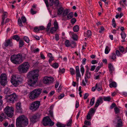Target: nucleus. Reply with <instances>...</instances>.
<instances>
[{"mask_svg": "<svg viewBox=\"0 0 127 127\" xmlns=\"http://www.w3.org/2000/svg\"><path fill=\"white\" fill-rule=\"evenodd\" d=\"M28 124V119L24 115L20 116L17 119L16 123V127H25Z\"/></svg>", "mask_w": 127, "mask_h": 127, "instance_id": "obj_1", "label": "nucleus"}, {"mask_svg": "<svg viewBox=\"0 0 127 127\" xmlns=\"http://www.w3.org/2000/svg\"><path fill=\"white\" fill-rule=\"evenodd\" d=\"M10 60L12 63L15 64H20L23 61L22 56L19 54L12 56Z\"/></svg>", "mask_w": 127, "mask_h": 127, "instance_id": "obj_2", "label": "nucleus"}, {"mask_svg": "<svg viewBox=\"0 0 127 127\" xmlns=\"http://www.w3.org/2000/svg\"><path fill=\"white\" fill-rule=\"evenodd\" d=\"M39 76V70H35L29 72L27 75L28 78H32L33 79H37Z\"/></svg>", "mask_w": 127, "mask_h": 127, "instance_id": "obj_3", "label": "nucleus"}, {"mask_svg": "<svg viewBox=\"0 0 127 127\" xmlns=\"http://www.w3.org/2000/svg\"><path fill=\"white\" fill-rule=\"evenodd\" d=\"M69 12V10L68 9H64L63 7H61L58 9L57 14L59 15L64 17L66 16Z\"/></svg>", "mask_w": 127, "mask_h": 127, "instance_id": "obj_4", "label": "nucleus"}, {"mask_svg": "<svg viewBox=\"0 0 127 127\" xmlns=\"http://www.w3.org/2000/svg\"><path fill=\"white\" fill-rule=\"evenodd\" d=\"M54 124V123L52 121L49 116L45 117L43 119L42 124L44 126L49 125L52 126Z\"/></svg>", "mask_w": 127, "mask_h": 127, "instance_id": "obj_5", "label": "nucleus"}, {"mask_svg": "<svg viewBox=\"0 0 127 127\" xmlns=\"http://www.w3.org/2000/svg\"><path fill=\"white\" fill-rule=\"evenodd\" d=\"M4 111L7 116L10 117H11L13 115L14 110L12 107H6L4 109Z\"/></svg>", "mask_w": 127, "mask_h": 127, "instance_id": "obj_6", "label": "nucleus"}, {"mask_svg": "<svg viewBox=\"0 0 127 127\" xmlns=\"http://www.w3.org/2000/svg\"><path fill=\"white\" fill-rule=\"evenodd\" d=\"M40 105V101H36L31 103L30 107V109L32 111L36 110L39 107Z\"/></svg>", "mask_w": 127, "mask_h": 127, "instance_id": "obj_7", "label": "nucleus"}, {"mask_svg": "<svg viewBox=\"0 0 127 127\" xmlns=\"http://www.w3.org/2000/svg\"><path fill=\"white\" fill-rule=\"evenodd\" d=\"M17 97V96L16 94L14 93L9 95H6L5 98L7 102L10 103H13Z\"/></svg>", "mask_w": 127, "mask_h": 127, "instance_id": "obj_8", "label": "nucleus"}, {"mask_svg": "<svg viewBox=\"0 0 127 127\" xmlns=\"http://www.w3.org/2000/svg\"><path fill=\"white\" fill-rule=\"evenodd\" d=\"M115 122L116 123V127H122L123 123L120 117L117 116L115 118Z\"/></svg>", "mask_w": 127, "mask_h": 127, "instance_id": "obj_9", "label": "nucleus"}, {"mask_svg": "<svg viewBox=\"0 0 127 127\" xmlns=\"http://www.w3.org/2000/svg\"><path fill=\"white\" fill-rule=\"evenodd\" d=\"M86 71L85 76V79H87L90 78L91 72L89 71L90 68L88 65L85 66Z\"/></svg>", "mask_w": 127, "mask_h": 127, "instance_id": "obj_10", "label": "nucleus"}, {"mask_svg": "<svg viewBox=\"0 0 127 127\" xmlns=\"http://www.w3.org/2000/svg\"><path fill=\"white\" fill-rule=\"evenodd\" d=\"M11 82L14 86L16 87L21 84L22 81L19 80H11Z\"/></svg>", "mask_w": 127, "mask_h": 127, "instance_id": "obj_11", "label": "nucleus"}, {"mask_svg": "<svg viewBox=\"0 0 127 127\" xmlns=\"http://www.w3.org/2000/svg\"><path fill=\"white\" fill-rule=\"evenodd\" d=\"M76 72V77L77 79H81V76L79 71V67L78 66H77L75 67Z\"/></svg>", "mask_w": 127, "mask_h": 127, "instance_id": "obj_12", "label": "nucleus"}, {"mask_svg": "<svg viewBox=\"0 0 127 127\" xmlns=\"http://www.w3.org/2000/svg\"><path fill=\"white\" fill-rule=\"evenodd\" d=\"M103 102L102 98L101 97H99L97 100L95 102L94 108H96L99 105V103L101 104Z\"/></svg>", "mask_w": 127, "mask_h": 127, "instance_id": "obj_13", "label": "nucleus"}, {"mask_svg": "<svg viewBox=\"0 0 127 127\" xmlns=\"http://www.w3.org/2000/svg\"><path fill=\"white\" fill-rule=\"evenodd\" d=\"M21 103L19 102L16 104V111L18 112L21 113L22 112V109L21 107Z\"/></svg>", "mask_w": 127, "mask_h": 127, "instance_id": "obj_14", "label": "nucleus"}, {"mask_svg": "<svg viewBox=\"0 0 127 127\" xmlns=\"http://www.w3.org/2000/svg\"><path fill=\"white\" fill-rule=\"evenodd\" d=\"M42 90V89H38L34 90L33 91L37 98L39 96Z\"/></svg>", "mask_w": 127, "mask_h": 127, "instance_id": "obj_15", "label": "nucleus"}, {"mask_svg": "<svg viewBox=\"0 0 127 127\" xmlns=\"http://www.w3.org/2000/svg\"><path fill=\"white\" fill-rule=\"evenodd\" d=\"M21 64L27 72L28 70L30 67L29 63L28 62H25L24 63Z\"/></svg>", "mask_w": 127, "mask_h": 127, "instance_id": "obj_16", "label": "nucleus"}, {"mask_svg": "<svg viewBox=\"0 0 127 127\" xmlns=\"http://www.w3.org/2000/svg\"><path fill=\"white\" fill-rule=\"evenodd\" d=\"M19 72L21 73H26L27 71L22 64L20 65L18 67Z\"/></svg>", "mask_w": 127, "mask_h": 127, "instance_id": "obj_17", "label": "nucleus"}, {"mask_svg": "<svg viewBox=\"0 0 127 127\" xmlns=\"http://www.w3.org/2000/svg\"><path fill=\"white\" fill-rule=\"evenodd\" d=\"M3 93L4 94L7 95L11 93L12 92L9 88L7 87L4 89Z\"/></svg>", "mask_w": 127, "mask_h": 127, "instance_id": "obj_18", "label": "nucleus"}, {"mask_svg": "<svg viewBox=\"0 0 127 127\" xmlns=\"http://www.w3.org/2000/svg\"><path fill=\"white\" fill-rule=\"evenodd\" d=\"M29 97L31 99L33 100H34L35 98H37L35 94H34V92L33 91L30 93Z\"/></svg>", "mask_w": 127, "mask_h": 127, "instance_id": "obj_19", "label": "nucleus"}, {"mask_svg": "<svg viewBox=\"0 0 127 127\" xmlns=\"http://www.w3.org/2000/svg\"><path fill=\"white\" fill-rule=\"evenodd\" d=\"M12 43L11 40L10 39H8L5 40L4 43V46L7 47L9 46H12Z\"/></svg>", "mask_w": 127, "mask_h": 127, "instance_id": "obj_20", "label": "nucleus"}, {"mask_svg": "<svg viewBox=\"0 0 127 127\" xmlns=\"http://www.w3.org/2000/svg\"><path fill=\"white\" fill-rule=\"evenodd\" d=\"M108 67L110 74H112L114 70V68L113 65L111 64H108Z\"/></svg>", "mask_w": 127, "mask_h": 127, "instance_id": "obj_21", "label": "nucleus"}, {"mask_svg": "<svg viewBox=\"0 0 127 127\" xmlns=\"http://www.w3.org/2000/svg\"><path fill=\"white\" fill-rule=\"evenodd\" d=\"M7 80H0V84L4 87L7 84Z\"/></svg>", "mask_w": 127, "mask_h": 127, "instance_id": "obj_22", "label": "nucleus"}, {"mask_svg": "<svg viewBox=\"0 0 127 127\" xmlns=\"http://www.w3.org/2000/svg\"><path fill=\"white\" fill-rule=\"evenodd\" d=\"M47 56L50 58L49 60V62L50 63L54 60V58L52 54L50 53H48L47 54Z\"/></svg>", "mask_w": 127, "mask_h": 127, "instance_id": "obj_23", "label": "nucleus"}, {"mask_svg": "<svg viewBox=\"0 0 127 127\" xmlns=\"http://www.w3.org/2000/svg\"><path fill=\"white\" fill-rule=\"evenodd\" d=\"M29 80L28 82V84L30 86H33L37 82V80Z\"/></svg>", "mask_w": 127, "mask_h": 127, "instance_id": "obj_24", "label": "nucleus"}, {"mask_svg": "<svg viewBox=\"0 0 127 127\" xmlns=\"http://www.w3.org/2000/svg\"><path fill=\"white\" fill-rule=\"evenodd\" d=\"M43 82L45 84L49 85L52 83L54 81L53 80H43Z\"/></svg>", "mask_w": 127, "mask_h": 127, "instance_id": "obj_25", "label": "nucleus"}, {"mask_svg": "<svg viewBox=\"0 0 127 127\" xmlns=\"http://www.w3.org/2000/svg\"><path fill=\"white\" fill-rule=\"evenodd\" d=\"M96 109H95L94 108H91L88 112V113L91 115L92 116L94 114Z\"/></svg>", "mask_w": 127, "mask_h": 127, "instance_id": "obj_26", "label": "nucleus"}, {"mask_svg": "<svg viewBox=\"0 0 127 127\" xmlns=\"http://www.w3.org/2000/svg\"><path fill=\"white\" fill-rule=\"evenodd\" d=\"M7 76L5 73H2L0 76V79H7Z\"/></svg>", "mask_w": 127, "mask_h": 127, "instance_id": "obj_27", "label": "nucleus"}, {"mask_svg": "<svg viewBox=\"0 0 127 127\" xmlns=\"http://www.w3.org/2000/svg\"><path fill=\"white\" fill-rule=\"evenodd\" d=\"M40 117V115L38 114H37L36 115H34L32 118V119L33 121L35 122L36 121V120H37Z\"/></svg>", "mask_w": 127, "mask_h": 127, "instance_id": "obj_28", "label": "nucleus"}, {"mask_svg": "<svg viewBox=\"0 0 127 127\" xmlns=\"http://www.w3.org/2000/svg\"><path fill=\"white\" fill-rule=\"evenodd\" d=\"M66 19L67 20H69L71 18H72L73 16V13L72 12H71L70 13H69V14L68 13V14H67L66 15Z\"/></svg>", "mask_w": 127, "mask_h": 127, "instance_id": "obj_29", "label": "nucleus"}, {"mask_svg": "<svg viewBox=\"0 0 127 127\" xmlns=\"http://www.w3.org/2000/svg\"><path fill=\"white\" fill-rule=\"evenodd\" d=\"M91 34V32L90 30H88L86 32H85L84 36H85L89 37Z\"/></svg>", "mask_w": 127, "mask_h": 127, "instance_id": "obj_30", "label": "nucleus"}, {"mask_svg": "<svg viewBox=\"0 0 127 127\" xmlns=\"http://www.w3.org/2000/svg\"><path fill=\"white\" fill-rule=\"evenodd\" d=\"M51 20H50L49 21V22L48 23V24L47 25V27L46 29V31L47 32H48L50 29L51 24Z\"/></svg>", "mask_w": 127, "mask_h": 127, "instance_id": "obj_31", "label": "nucleus"}, {"mask_svg": "<svg viewBox=\"0 0 127 127\" xmlns=\"http://www.w3.org/2000/svg\"><path fill=\"white\" fill-rule=\"evenodd\" d=\"M20 79L19 76L18 75H13L11 77V79Z\"/></svg>", "mask_w": 127, "mask_h": 127, "instance_id": "obj_32", "label": "nucleus"}, {"mask_svg": "<svg viewBox=\"0 0 127 127\" xmlns=\"http://www.w3.org/2000/svg\"><path fill=\"white\" fill-rule=\"evenodd\" d=\"M80 71L81 72L82 76H83L85 72V69L84 66L82 64L80 66Z\"/></svg>", "mask_w": 127, "mask_h": 127, "instance_id": "obj_33", "label": "nucleus"}, {"mask_svg": "<svg viewBox=\"0 0 127 127\" xmlns=\"http://www.w3.org/2000/svg\"><path fill=\"white\" fill-rule=\"evenodd\" d=\"M110 87L112 88L113 87L115 88L116 87V84L115 82H112L109 84Z\"/></svg>", "mask_w": 127, "mask_h": 127, "instance_id": "obj_34", "label": "nucleus"}, {"mask_svg": "<svg viewBox=\"0 0 127 127\" xmlns=\"http://www.w3.org/2000/svg\"><path fill=\"white\" fill-rule=\"evenodd\" d=\"M116 56L115 53H114L112 54L110 56V59L113 60H114L116 58Z\"/></svg>", "mask_w": 127, "mask_h": 127, "instance_id": "obj_35", "label": "nucleus"}, {"mask_svg": "<svg viewBox=\"0 0 127 127\" xmlns=\"http://www.w3.org/2000/svg\"><path fill=\"white\" fill-rule=\"evenodd\" d=\"M79 27L78 25H76L73 28V30L75 32H77L79 30Z\"/></svg>", "mask_w": 127, "mask_h": 127, "instance_id": "obj_36", "label": "nucleus"}, {"mask_svg": "<svg viewBox=\"0 0 127 127\" xmlns=\"http://www.w3.org/2000/svg\"><path fill=\"white\" fill-rule=\"evenodd\" d=\"M5 118V115L3 113L1 114L0 115V121L1 122H2Z\"/></svg>", "mask_w": 127, "mask_h": 127, "instance_id": "obj_37", "label": "nucleus"}, {"mask_svg": "<svg viewBox=\"0 0 127 127\" xmlns=\"http://www.w3.org/2000/svg\"><path fill=\"white\" fill-rule=\"evenodd\" d=\"M110 50V47L107 46L106 47L105 50V53L106 54H107L109 53Z\"/></svg>", "mask_w": 127, "mask_h": 127, "instance_id": "obj_38", "label": "nucleus"}, {"mask_svg": "<svg viewBox=\"0 0 127 127\" xmlns=\"http://www.w3.org/2000/svg\"><path fill=\"white\" fill-rule=\"evenodd\" d=\"M53 25L54 26V27L57 30L59 28V26L58 22L56 20H55L54 22Z\"/></svg>", "mask_w": 127, "mask_h": 127, "instance_id": "obj_39", "label": "nucleus"}, {"mask_svg": "<svg viewBox=\"0 0 127 127\" xmlns=\"http://www.w3.org/2000/svg\"><path fill=\"white\" fill-rule=\"evenodd\" d=\"M114 111L116 114H118L120 113V110L117 107H115L114 108Z\"/></svg>", "mask_w": 127, "mask_h": 127, "instance_id": "obj_40", "label": "nucleus"}, {"mask_svg": "<svg viewBox=\"0 0 127 127\" xmlns=\"http://www.w3.org/2000/svg\"><path fill=\"white\" fill-rule=\"evenodd\" d=\"M56 125L58 127H65V125L63 124H62L60 123H58Z\"/></svg>", "mask_w": 127, "mask_h": 127, "instance_id": "obj_41", "label": "nucleus"}, {"mask_svg": "<svg viewBox=\"0 0 127 127\" xmlns=\"http://www.w3.org/2000/svg\"><path fill=\"white\" fill-rule=\"evenodd\" d=\"M70 74H71V75H73L75 74V70L73 68H70Z\"/></svg>", "mask_w": 127, "mask_h": 127, "instance_id": "obj_42", "label": "nucleus"}, {"mask_svg": "<svg viewBox=\"0 0 127 127\" xmlns=\"http://www.w3.org/2000/svg\"><path fill=\"white\" fill-rule=\"evenodd\" d=\"M103 99L104 101H109L111 100V98L109 96L107 97H104Z\"/></svg>", "mask_w": 127, "mask_h": 127, "instance_id": "obj_43", "label": "nucleus"}, {"mask_svg": "<svg viewBox=\"0 0 127 127\" xmlns=\"http://www.w3.org/2000/svg\"><path fill=\"white\" fill-rule=\"evenodd\" d=\"M52 66L54 68L56 69L58 67L59 64L58 63H55L52 65Z\"/></svg>", "mask_w": 127, "mask_h": 127, "instance_id": "obj_44", "label": "nucleus"}, {"mask_svg": "<svg viewBox=\"0 0 127 127\" xmlns=\"http://www.w3.org/2000/svg\"><path fill=\"white\" fill-rule=\"evenodd\" d=\"M57 29H56L54 27H52L50 29V31L51 33H53L55 32Z\"/></svg>", "mask_w": 127, "mask_h": 127, "instance_id": "obj_45", "label": "nucleus"}, {"mask_svg": "<svg viewBox=\"0 0 127 127\" xmlns=\"http://www.w3.org/2000/svg\"><path fill=\"white\" fill-rule=\"evenodd\" d=\"M101 75V73L100 72H99L97 73L95 77L96 79H99L100 78L99 77Z\"/></svg>", "mask_w": 127, "mask_h": 127, "instance_id": "obj_46", "label": "nucleus"}, {"mask_svg": "<svg viewBox=\"0 0 127 127\" xmlns=\"http://www.w3.org/2000/svg\"><path fill=\"white\" fill-rule=\"evenodd\" d=\"M20 38L17 35H15L13 37V39H14L16 40L17 41H19Z\"/></svg>", "mask_w": 127, "mask_h": 127, "instance_id": "obj_47", "label": "nucleus"}, {"mask_svg": "<svg viewBox=\"0 0 127 127\" xmlns=\"http://www.w3.org/2000/svg\"><path fill=\"white\" fill-rule=\"evenodd\" d=\"M95 97H93L91 99L90 102V104L91 106L93 105L95 102Z\"/></svg>", "mask_w": 127, "mask_h": 127, "instance_id": "obj_48", "label": "nucleus"}, {"mask_svg": "<svg viewBox=\"0 0 127 127\" xmlns=\"http://www.w3.org/2000/svg\"><path fill=\"white\" fill-rule=\"evenodd\" d=\"M24 39L26 42L28 43L30 41V39L27 36H25L24 37Z\"/></svg>", "mask_w": 127, "mask_h": 127, "instance_id": "obj_49", "label": "nucleus"}, {"mask_svg": "<svg viewBox=\"0 0 127 127\" xmlns=\"http://www.w3.org/2000/svg\"><path fill=\"white\" fill-rule=\"evenodd\" d=\"M18 25L22 27L23 26L21 20L20 18H19L18 20Z\"/></svg>", "mask_w": 127, "mask_h": 127, "instance_id": "obj_50", "label": "nucleus"}, {"mask_svg": "<svg viewBox=\"0 0 127 127\" xmlns=\"http://www.w3.org/2000/svg\"><path fill=\"white\" fill-rule=\"evenodd\" d=\"M72 123V119H70L69 121L67 123L66 126H71Z\"/></svg>", "mask_w": 127, "mask_h": 127, "instance_id": "obj_51", "label": "nucleus"}, {"mask_svg": "<svg viewBox=\"0 0 127 127\" xmlns=\"http://www.w3.org/2000/svg\"><path fill=\"white\" fill-rule=\"evenodd\" d=\"M54 4L55 6H58L59 4V2L58 0H55L54 1Z\"/></svg>", "mask_w": 127, "mask_h": 127, "instance_id": "obj_52", "label": "nucleus"}, {"mask_svg": "<svg viewBox=\"0 0 127 127\" xmlns=\"http://www.w3.org/2000/svg\"><path fill=\"white\" fill-rule=\"evenodd\" d=\"M24 45V42L22 40H20L19 42V47H21Z\"/></svg>", "mask_w": 127, "mask_h": 127, "instance_id": "obj_53", "label": "nucleus"}, {"mask_svg": "<svg viewBox=\"0 0 127 127\" xmlns=\"http://www.w3.org/2000/svg\"><path fill=\"white\" fill-rule=\"evenodd\" d=\"M53 78L51 76H45L44 77L43 79L47 80V79H53Z\"/></svg>", "mask_w": 127, "mask_h": 127, "instance_id": "obj_54", "label": "nucleus"}, {"mask_svg": "<svg viewBox=\"0 0 127 127\" xmlns=\"http://www.w3.org/2000/svg\"><path fill=\"white\" fill-rule=\"evenodd\" d=\"M121 37L123 39H125L126 37V34L124 32H122L121 34Z\"/></svg>", "mask_w": 127, "mask_h": 127, "instance_id": "obj_55", "label": "nucleus"}, {"mask_svg": "<svg viewBox=\"0 0 127 127\" xmlns=\"http://www.w3.org/2000/svg\"><path fill=\"white\" fill-rule=\"evenodd\" d=\"M72 38L73 39L75 40H77L78 39L77 35L76 34H72Z\"/></svg>", "mask_w": 127, "mask_h": 127, "instance_id": "obj_56", "label": "nucleus"}, {"mask_svg": "<svg viewBox=\"0 0 127 127\" xmlns=\"http://www.w3.org/2000/svg\"><path fill=\"white\" fill-rule=\"evenodd\" d=\"M119 49L120 51L122 53H123L125 49L123 46H120L119 47Z\"/></svg>", "mask_w": 127, "mask_h": 127, "instance_id": "obj_57", "label": "nucleus"}, {"mask_svg": "<svg viewBox=\"0 0 127 127\" xmlns=\"http://www.w3.org/2000/svg\"><path fill=\"white\" fill-rule=\"evenodd\" d=\"M65 44L66 46L67 47H68L70 45L69 41L68 40H66L65 41Z\"/></svg>", "mask_w": 127, "mask_h": 127, "instance_id": "obj_58", "label": "nucleus"}, {"mask_svg": "<svg viewBox=\"0 0 127 127\" xmlns=\"http://www.w3.org/2000/svg\"><path fill=\"white\" fill-rule=\"evenodd\" d=\"M76 21V20L75 18H73L71 20V23L72 24H74Z\"/></svg>", "mask_w": 127, "mask_h": 127, "instance_id": "obj_59", "label": "nucleus"}, {"mask_svg": "<svg viewBox=\"0 0 127 127\" xmlns=\"http://www.w3.org/2000/svg\"><path fill=\"white\" fill-rule=\"evenodd\" d=\"M35 10L34 9L32 8L31 10V13L32 15L36 14V11L34 10Z\"/></svg>", "mask_w": 127, "mask_h": 127, "instance_id": "obj_60", "label": "nucleus"}, {"mask_svg": "<svg viewBox=\"0 0 127 127\" xmlns=\"http://www.w3.org/2000/svg\"><path fill=\"white\" fill-rule=\"evenodd\" d=\"M84 123L87 126H89L91 125V122L89 121H85Z\"/></svg>", "mask_w": 127, "mask_h": 127, "instance_id": "obj_61", "label": "nucleus"}, {"mask_svg": "<svg viewBox=\"0 0 127 127\" xmlns=\"http://www.w3.org/2000/svg\"><path fill=\"white\" fill-rule=\"evenodd\" d=\"M65 69L64 68L59 69V72L61 73H64Z\"/></svg>", "mask_w": 127, "mask_h": 127, "instance_id": "obj_62", "label": "nucleus"}, {"mask_svg": "<svg viewBox=\"0 0 127 127\" xmlns=\"http://www.w3.org/2000/svg\"><path fill=\"white\" fill-rule=\"evenodd\" d=\"M95 88L96 89H97L98 91H100L101 90V87H100V86L98 87L97 83L95 85Z\"/></svg>", "mask_w": 127, "mask_h": 127, "instance_id": "obj_63", "label": "nucleus"}, {"mask_svg": "<svg viewBox=\"0 0 127 127\" xmlns=\"http://www.w3.org/2000/svg\"><path fill=\"white\" fill-rule=\"evenodd\" d=\"M116 53L118 56H121L122 55V54L120 53L119 51L117 50L116 51Z\"/></svg>", "mask_w": 127, "mask_h": 127, "instance_id": "obj_64", "label": "nucleus"}]
</instances>
